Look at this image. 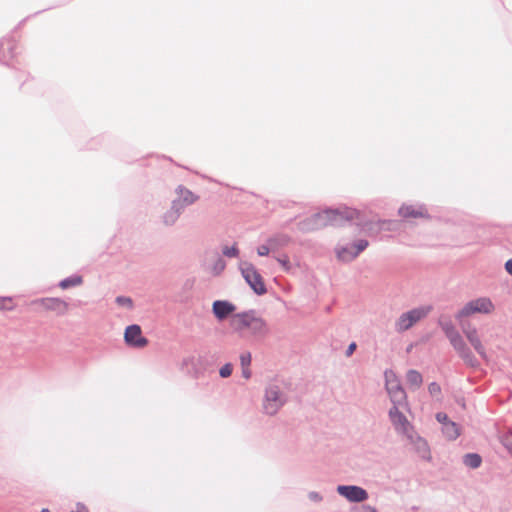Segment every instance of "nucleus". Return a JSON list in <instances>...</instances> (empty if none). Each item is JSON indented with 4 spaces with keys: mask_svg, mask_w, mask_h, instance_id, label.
Instances as JSON below:
<instances>
[{
    "mask_svg": "<svg viewBox=\"0 0 512 512\" xmlns=\"http://www.w3.org/2000/svg\"><path fill=\"white\" fill-rule=\"evenodd\" d=\"M186 207L187 206L184 205V203H182V201L180 199L176 198L171 202L170 209H172L173 211H175L177 214H179L181 216V214L184 212Z\"/></svg>",
    "mask_w": 512,
    "mask_h": 512,
    "instance_id": "29",
    "label": "nucleus"
},
{
    "mask_svg": "<svg viewBox=\"0 0 512 512\" xmlns=\"http://www.w3.org/2000/svg\"><path fill=\"white\" fill-rule=\"evenodd\" d=\"M408 440L410 441L411 444L414 445L416 451L419 454H421L423 458H426V456L429 454V446L427 441L421 436H419L415 431L413 439Z\"/></svg>",
    "mask_w": 512,
    "mask_h": 512,
    "instance_id": "19",
    "label": "nucleus"
},
{
    "mask_svg": "<svg viewBox=\"0 0 512 512\" xmlns=\"http://www.w3.org/2000/svg\"><path fill=\"white\" fill-rule=\"evenodd\" d=\"M442 433L446 439L452 441L460 436V427L453 421L447 422L444 423V426H442Z\"/></svg>",
    "mask_w": 512,
    "mask_h": 512,
    "instance_id": "20",
    "label": "nucleus"
},
{
    "mask_svg": "<svg viewBox=\"0 0 512 512\" xmlns=\"http://www.w3.org/2000/svg\"><path fill=\"white\" fill-rule=\"evenodd\" d=\"M500 441L502 445L512 453V430L505 432L501 437Z\"/></svg>",
    "mask_w": 512,
    "mask_h": 512,
    "instance_id": "28",
    "label": "nucleus"
},
{
    "mask_svg": "<svg viewBox=\"0 0 512 512\" xmlns=\"http://www.w3.org/2000/svg\"><path fill=\"white\" fill-rule=\"evenodd\" d=\"M290 241V236L284 233L273 235L267 239V243L271 245L272 251L287 246Z\"/></svg>",
    "mask_w": 512,
    "mask_h": 512,
    "instance_id": "17",
    "label": "nucleus"
},
{
    "mask_svg": "<svg viewBox=\"0 0 512 512\" xmlns=\"http://www.w3.org/2000/svg\"><path fill=\"white\" fill-rule=\"evenodd\" d=\"M12 301L11 297H0V309L4 308V302Z\"/></svg>",
    "mask_w": 512,
    "mask_h": 512,
    "instance_id": "42",
    "label": "nucleus"
},
{
    "mask_svg": "<svg viewBox=\"0 0 512 512\" xmlns=\"http://www.w3.org/2000/svg\"><path fill=\"white\" fill-rule=\"evenodd\" d=\"M225 268L226 262L221 257H218L213 263L211 270L214 275H220Z\"/></svg>",
    "mask_w": 512,
    "mask_h": 512,
    "instance_id": "27",
    "label": "nucleus"
},
{
    "mask_svg": "<svg viewBox=\"0 0 512 512\" xmlns=\"http://www.w3.org/2000/svg\"><path fill=\"white\" fill-rule=\"evenodd\" d=\"M115 302L120 305V306H125L127 307L128 309H132L133 308V301L130 297H126V296H117L116 299H115Z\"/></svg>",
    "mask_w": 512,
    "mask_h": 512,
    "instance_id": "30",
    "label": "nucleus"
},
{
    "mask_svg": "<svg viewBox=\"0 0 512 512\" xmlns=\"http://www.w3.org/2000/svg\"><path fill=\"white\" fill-rule=\"evenodd\" d=\"M124 340L128 346L134 348H143L148 344V340L142 336L141 328L137 324L126 327Z\"/></svg>",
    "mask_w": 512,
    "mask_h": 512,
    "instance_id": "11",
    "label": "nucleus"
},
{
    "mask_svg": "<svg viewBox=\"0 0 512 512\" xmlns=\"http://www.w3.org/2000/svg\"><path fill=\"white\" fill-rule=\"evenodd\" d=\"M272 250V247L270 244H263V245H260L258 248H257V254L261 257L263 256H267L269 255L270 251Z\"/></svg>",
    "mask_w": 512,
    "mask_h": 512,
    "instance_id": "34",
    "label": "nucleus"
},
{
    "mask_svg": "<svg viewBox=\"0 0 512 512\" xmlns=\"http://www.w3.org/2000/svg\"><path fill=\"white\" fill-rule=\"evenodd\" d=\"M403 406L404 405H392L388 412L389 419L398 433L404 435L407 439H413L414 427L399 409Z\"/></svg>",
    "mask_w": 512,
    "mask_h": 512,
    "instance_id": "7",
    "label": "nucleus"
},
{
    "mask_svg": "<svg viewBox=\"0 0 512 512\" xmlns=\"http://www.w3.org/2000/svg\"><path fill=\"white\" fill-rule=\"evenodd\" d=\"M432 306H419L402 313L395 321L394 327L398 333H403L413 327L416 323L428 316Z\"/></svg>",
    "mask_w": 512,
    "mask_h": 512,
    "instance_id": "4",
    "label": "nucleus"
},
{
    "mask_svg": "<svg viewBox=\"0 0 512 512\" xmlns=\"http://www.w3.org/2000/svg\"><path fill=\"white\" fill-rule=\"evenodd\" d=\"M239 253L240 251L236 243L232 246H223L222 248V254L228 258H236L239 256Z\"/></svg>",
    "mask_w": 512,
    "mask_h": 512,
    "instance_id": "26",
    "label": "nucleus"
},
{
    "mask_svg": "<svg viewBox=\"0 0 512 512\" xmlns=\"http://www.w3.org/2000/svg\"><path fill=\"white\" fill-rule=\"evenodd\" d=\"M233 366L231 363H226L219 370V375L222 378H227L232 374Z\"/></svg>",
    "mask_w": 512,
    "mask_h": 512,
    "instance_id": "32",
    "label": "nucleus"
},
{
    "mask_svg": "<svg viewBox=\"0 0 512 512\" xmlns=\"http://www.w3.org/2000/svg\"><path fill=\"white\" fill-rule=\"evenodd\" d=\"M287 402L288 394L281 383L270 382L265 386L261 405L265 415H276Z\"/></svg>",
    "mask_w": 512,
    "mask_h": 512,
    "instance_id": "3",
    "label": "nucleus"
},
{
    "mask_svg": "<svg viewBox=\"0 0 512 512\" xmlns=\"http://www.w3.org/2000/svg\"><path fill=\"white\" fill-rule=\"evenodd\" d=\"M406 380L412 387L419 388L422 384L423 378L417 370L411 369L408 370L406 374Z\"/></svg>",
    "mask_w": 512,
    "mask_h": 512,
    "instance_id": "23",
    "label": "nucleus"
},
{
    "mask_svg": "<svg viewBox=\"0 0 512 512\" xmlns=\"http://www.w3.org/2000/svg\"><path fill=\"white\" fill-rule=\"evenodd\" d=\"M385 388L392 405H407V395L400 380L392 370L384 372Z\"/></svg>",
    "mask_w": 512,
    "mask_h": 512,
    "instance_id": "6",
    "label": "nucleus"
},
{
    "mask_svg": "<svg viewBox=\"0 0 512 512\" xmlns=\"http://www.w3.org/2000/svg\"><path fill=\"white\" fill-rule=\"evenodd\" d=\"M176 193L178 195L177 199H180L186 206L192 205L198 199V196H196L192 191L182 185H179L176 188Z\"/></svg>",
    "mask_w": 512,
    "mask_h": 512,
    "instance_id": "16",
    "label": "nucleus"
},
{
    "mask_svg": "<svg viewBox=\"0 0 512 512\" xmlns=\"http://www.w3.org/2000/svg\"><path fill=\"white\" fill-rule=\"evenodd\" d=\"M230 324L236 332L247 330L255 339H264L271 332L267 321L253 309L234 314Z\"/></svg>",
    "mask_w": 512,
    "mask_h": 512,
    "instance_id": "2",
    "label": "nucleus"
},
{
    "mask_svg": "<svg viewBox=\"0 0 512 512\" xmlns=\"http://www.w3.org/2000/svg\"><path fill=\"white\" fill-rule=\"evenodd\" d=\"M399 214L400 216L404 217V218H418V217H423L425 214H424V209L422 206L420 207H415L413 205H403L399 208Z\"/></svg>",
    "mask_w": 512,
    "mask_h": 512,
    "instance_id": "18",
    "label": "nucleus"
},
{
    "mask_svg": "<svg viewBox=\"0 0 512 512\" xmlns=\"http://www.w3.org/2000/svg\"><path fill=\"white\" fill-rule=\"evenodd\" d=\"M242 376L245 379H249L251 377V370L249 366H246L245 368H242Z\"/></svg>",
    "mask_w": 512,
    "mask_h": 512,
    "instance_id": "39",
    "label": "nucleus"
},
{
    "mask_svg": "<svg viewBox=\"0 0 512 512\" xmlns=\"http://www.w3.org/2000/svg\"><path fill=\"white\" fill-rule=\"evenodd\" d=\"M82 283V277L73 275L60 281L59 287L62 289H68L71 287L79 286Z\"/></svg>",
    "mask_w": 512,
    "mask_h": 512,
    "instance_id": "25",
    "label": "nucleus"
},
{
    "mask_svg": "<svg viewBox=\"0 0 512 512\" xmlns=\"http://www.w3.org/2000/svg\"><path fill=\"white\" fill-rule=\"evenodd\" d=\"M494 310V304L488 297H480L469 301L456 314V319L460 320L474 313L490 314Z\"/></svg>",
    "mask_w": 512,
    "mask_h": 512,
    "instance_id": "8",
    "label": "nucleus"
},
{
    "mask_svg": "<svg viewBox=\"0 0 512 512\" xmlns=\"http://www.w3.org/2000/svg\"><path fill=\"white\" fill-rule=\"evenodd\" d=\"M356 347H357V345L355 342L350 343L345 352L346 356L347 357L351 356L354 353V351L356 350Z\"/></svg>",
    "mask_w": 512,
    "mask_h": 512,
    "instance_id": "38",
    "label": "nucleus"
},
{
    "mask_svg": "<svg viewBox=\"0 0 512 512\" xmlns=\"http://www.w3.org/2000/svg\"><path fill=\"white\" fill-rule=\"evenodd\" d=\"M369 245L365 239L357 240L352 244L338 245L335 248L337 258L342 262L353 261L361 252H363Z\"/></svg>",
    "mask_w": 512,
    "mask_h": 512,
    "instance_id": "9",
    "label": "nucleus"
},
{
    "mask_svg": "<svg viewBox=\"0 0 512 512\" xmlns=\"http://www.w3.org/2000/svg\"><path fill=\"white\" fill-rule=\"evenodd\" d=\"M463 463L471 469H477L482 464V457L478 453H467L463 456Z\"/></svg>",
    "mask_w": 512,
    "mask_h": 512,
    "instance_id": "21",
    "label": "nucleus"
},
{
    "mask_svg": "<svg viewBox=\"0 0 512 512\" xmlns=\"http://www.w3.org/2000/svg\"><path fill=\"white\" fill-rule=\"evenodd\" d=\"M41 512H50V510L48 508H43Z\"/></svg>",
    "mask_w": 512,
    "mask_h": 512,
    "instance_id": "45",
    "label": "nucleus"
},
{
    "mask_svg": "<svg viewBox=\"0 0 512 512\" xmlns=\"http://www.w3.org/2000/svg\"><path fill=\"white\" fill-rule=\"evenodd\" d=\"M461 329L469 343L475 349V351L482 357H486V350L483 346L480 337L478 335L477 328L473 326L471 323H463L461 325Z\"/></svg>",
    "mask_w": 512,
    "mask_h": 512,
    "instance_id": "13",
    "label": "nucleus"
},
{
    "mask_svg": "<svg viewBox=\"0 0 512 512\" xmlns=\"http://www.w3.org/2000/svg\"><path fill=\"white\" fill-rule=\"evenodd\" d=\"M71 512H88V510H87V508L83 504L78 503L76 505V510L71 511Z\"/></svg>",
    "mask_w": 512,
    "mask_h": 512,
    "instance_id": "41",
    "label": "nucleus"
},
{
    "mask_svg": "<svg viewBox=\"0 0 512 512\" xmlns=\"http://www.w3.org/2000/svg\"><path fill=\"white\" fill-rule=\"evenodd\" d=\"M36 303L41 304L44 309L53 311L59 316L66 314L68 311V303L60 298H42L37 300Z\"/></svg>",
    "mask_w": 512,
    "mask_h": 512,
    "instance_id": "14",
    "label": "nucleus"
},
{
    "mask_svg": "<svg viewBox=\"0 0 512 512\" xmlns=\"http://www.w3.org/2000/svg\"><path fill=\"white\" fill-rule=\"evenodd\" d=\"M438 325L444 332L445 336L447 338L459 333V331L456 329L455 325L450 319H439Z\"/></svg>",
    "mask_w": 512,
    "mask_h": 512,
    "instance_id": "22",
    "label": "nucleus"
},
{
    "mask_svg": "<svg viewBox=\"0 0 512 512\" xmlns=\"http://www.w3.org/2000/svg\"><path fill=\"white\" fill-rule=\"evenodd\" d=\"M276 260L284 268L285 271L290 269V262L288 257H278Z\"/></svg>",
    "mask_w": 512,
    "mask_h": 512,
    "instance_id": "36",
    "label": "nucleus"
},
{
    "mask_svg": "<svg viewBox=\"0 0 512 512\" xmlns=\"http://www.w3.org/2000/svg\"><path fill=\"white\" fill-rule=\"evenodd\" d=\"M337 492L350 502H363L368 499V492L356 485H339Z\"/></svg>",
    "mask_w": 512,
    "mask_h": 512,
    "instance_id": "12",
    "label": "nucleus"
},
{
    "mask_svg": "<svg viewBox=\"0 0 512 512\" xmlns=\"http://www.w3.org/2000/svg\"><path fill=\"white\" fill-rule=\"evenodd\" d=\"M428 391L430 393V395L432 396H437L441 393V387L438 383L436 382H431L429 385H428Z\"/></svg>",
    "mask_w": 512,
    "mask_h": 512,
    "instance_id": "35",
    "label": "nucleus"
},
{
    "mask_svg": "<svg viewBox=\"0 0 512 512\" xmlns=\"http://www.w3.org/2000/svg\"><path fill=\"white\" fill-rule=\"evenodd\" d=\"M505 270L512 276V258L506 261Z\"/></svg>",
    "mask_w": 512,
    "mask_h": 512,
    "instance_id": "40",
    "label": "nucleus"
},
{
    "mask_svg": "<svg viewBox=\"0 0 512 512\" xmlns=\"http://www.w3.org/2000/svg\"><path fill=\"white\" fill-rule=\"evenodd\" d=\"M447 339L449 340L451 346L457 352L459 357L465 362V364L471 367H475L478 365L476 357L474 356L473 352L468 347V345L465 343L460 333H457Z\"/></svg>",
    "mask_w": 512,
    "mask_h": 512,
    "instance_id": "10",
    "label": "nucleus"
},
{
    "mask_svg": "<svg viewBox=\"0 0 512 512\" xmlns=\"http://www.w3.org/2000/svg\"><path fill=\"white\" fill-rule=\"evenodd\" d=\"M436 420L444 426V423L451 422V420L448 418L447 414L444 412H438L436 414Z\"/></svg>",
    "mask_w": 512,
    "mask_h": 512,
    "instance_id": "37",
    "label": "nucleus"
},
{
    "mask_svg": "<svg viewBox=\"0 0 512 512\" xmlns=\"http://www.w3.org/2000/svg\"><path fill=\"white\" fill-rule=\"evenodd\" d=\"M363 512H377V510L375 508L367 506V507H364Z\"/></svg>",
    "mask_w": 512,
    "mask_h": 512,
    "instance_id": "43",
    "label": "nucleus"
},
{
    "mask_svg": "<svg viewBox=\"0 0 512 512\" xmlns=\"http://www.w3.org/2000/svg\"><path fill=\"white\" fill-rule=\"evenodd\" d=\"M14 47V44L12 42H7V48L10 50V52L12 51Z\"/></svg>",
    "mask_w": 512,
    "mask_h": 512,
    "instance_id": "44",
    "label": "nucleus"
},
{
    "mask_svg": "<svg viewBox=\"0 0 512 512\" xmlns=\"http://www.w3.org/2000/svg\"><path fill=\"white\" fill-rule=\"evenodd\" d=\"M235 310L236 306L227 300H215L212 304V312L219 321L225 320Z\"/></svg>",
    "mask_w": 512,
    "mask_h": 512,
    "instance_id": "15",
    "label": "nucleus"
},
{
    "mask_svg": "<svg viewBox=\"0 0 512 512\" xmlns=\"http://www.w3.org/2000/svg\"><path fill=\"white\" fill-rule=\"evenodd\" d=\"M358 220L359 225H364L360 219V212L356 209L343 207L338 209H327L315 213L310 217L298 222L297 226L301 232L308 233L322 229L328 225L341 226L351 220Z\"/></svg>",
    "mask_w": 512,
    "mask_h": 512,
    "instance_id": "1",
    "label": "nucleus"
},
{
    "mask_svg": "<svg viewBox=\"0 0 512 512\" xmlns=\"http://www.w3.org/2000/svg\"><path fill=\"white\" fill-rule=\"evenodd\" d=\"M307 497L314 504H319L324 499L323 495L320 492H317V491H310V492H308Z\"/></svg>",
    "mask_w": 512,
    "mask_h": 512,
    "instance_id": "31",
    "label": "nucleus"
},
{
    "mask_svg": "<svg viewBox=\"0 0 512 512\" xmlns=\"http://www.w3.org/2000/svg\"><path fill=\"white\" fill-rule=\"evenodd\" d=\"M252 360V356L250 352H243L240 355V364L242 368L246 366H250Z\"/></svg>",
    "mask_w": 512,
    "mask_h": 512,
    "instance_id": "33",
    "label": "nucleus"
},
{
    "mask_svg": "<svg viewBox=\"0 0 512 512\" xmlns=\"http://www.w3.org/2000/svg\"><path fill=\"white\" fill-rule=\"evenodd\" d=\"M239 270L249 287L257 295H264L267 288L256 267L248 261H240Z\"/></svg>",
    "mask_w": 512,
    "mask_h": 512,
    "instance_id": "5",
    "label": "nucleus"
},
{
    "mask_svg": "<svg viewBox=\"0 0 512 512\" xmlns=\"http://www.w3.org/2000/svg\"><path fill=\"white\" fill-rule=\"evenodd\" d=\"M179 218H180V215L169 208L162 215V223L166 227H171L176 224V222L178 221Z\"/></svg>",
    "mask_w": 512,
    "mask_h": 512,
    "instance_id": "24",
    "label": "nucleus"
}]
</instances>
